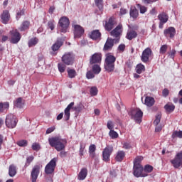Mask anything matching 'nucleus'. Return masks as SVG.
I'll return each mask as SVG.
<instances>
[{
    "label": "nucleus",
    "instance_id": "1",
    "mask_svg": "<svg viewBox=\"0 0 182 182\" xmlns=\"http://www.w3.org/2000/svg\"><path fill=\"white\" fill-rule=\"evenodd\" d=\"M48 143L51 147H54L57 151H62L66 148L68 141L65 139H62L60 136H54L48 139Z\"/></svg>",
    "mask_w": 182,
    "mask_h": 182
},
{
    "label": "nucleus",
    "instance_id": "2",
    "mask_svg": "<svg viewBox=\"0 0 182 182\" xmlns=\"http://www.w3.org/2000/svg\"><path fill=\"white\" fill-rule=\"evenodd\" d=\"M75 102H73L70 103L67 107L64 110V117L65 120L68 122L70 119V109H73L75 113L79 114V113L82 112V111L85 109V105L82 104V102L78 103L76 106H75Z\"/></svg>",
    "mask_w": 182,
    "mask_h": 182
},
{
    "label": "nucleus",
    "instance_id": "3",
    "mask_svg": "<svg viewBox=\"0 0 182 182\" xmlns=\"http://www.w3.org/2000/svg\"><path fill=\"white\" fill-rule=\"evenodd\" d=\"M116 62V57L111 53H107L105 55V60L104 64V68L107 72H114V63Z\"/></svg>",
    "mask_w": 182,
    "mask_h": 182
},
{
    "label": "nucleus",
    "instance_id": "4",
    "mask_svg": "<svg viewBox=\"0 0 182 182\" xmlns=\"http://www.w3.org/2000/svg\"><path fill=\"white\" fill-rule=\"evenodd\" d=\"M69 25H70L69 18L66 16L61 17L58 21V28L60 29V32H62L63 33H66L68 32Z\"/></svg>",
    "mask_w": 182,
    "mask_h": 182
},
{
    "label": "nucleus",
    "instance_id": "5",
    "mask_svg": "<svg viewBox=\"0 0 182 182\" xmlns=\"http://www.w3.org/2000/svg\"><path fill=\"white\" fill-rule=\"evenodd\" d=\"M129 114L136 123H141V119H143V112L141 109L134 108L129 112Z\"/></svg>",
    "mask_w": 182,
    "mask_h": 182
},
{
    "label": "nucleus",
    "instance_id": "6",
    "mask_svg": "<svg viewBox=\"0 0 182 182\" xmlns=\"http://www.w3.org/2000/svg\"><path fill=\"white\" fill-rule=\"evenodd\" d=\"M18 123V119L14 115V114H9L6 117V126L9 129H14L16 127V124Z\"/></svg>",
    "mask_w": 182,
    "mask_h": 182
},
{
    "label": "nucleus",
    "instance_id": "7",
    "mask_svg": "<svg viewBox=\"0 0 182 182\" xmlns=\"http://www.w3.org/2000/svg\"><path fill=\"white\" fill-rule=\"evenodd\" d=\"M61 60L64 65L70 66L75 62V55L73 53H65L61 58Z\"/></svg>",
    "mask_w": 182,
    "mask_h": 182
},
{
    "label": "nucleus",
    "instance_id": "8",
    "mask_svg": "<svg viewBox=\"0 0 182 182\" xmlns=\"http://www.w3.org/2000/svg\"><path fill=\"white\" fill-rule=\"evenodd\" d=\"M114 151L113 146L107 145L102 151V160L107 163L110 161V156Z\"/></svg>",
    "mask_w": 182,
    "mask_h": 182
},
{
    "label": "nucleus",
    "instance_id": "9",
    "mask_svg": "<svg viewBox=\"0 0 182 182\" xmlns=\"http://www.w3.org/2000/svg\"><path fill=\"white\" fill-rule=\"evenodd\" d=\"M72 28L74 29V38L75 39H79L82 38L83 33H85V28L82 27L80 25L73 23Z\"/></svg>",
    "mask_w": 182,
    "mask_h": 182
},
{
    "label": "nucleus",
    "instance_id": "10",
    "mask_svg": "<svg viewBox=\"0 0 182 182\" xmlns=\"http://www.w3.org/2000/svg\"><path fill=\"white\" fill-rule=\"evenodd\" d=\"M58 161V159L53 158L45 167V173L46 174H53L55 171V168L56 167V163Z\"/></svg>",
    "mask_w": 182,
    "mask_h": 182
},
{
    "label": "nucleus",
    "instance_id": "11",
    "mask_svg": "<svg viewBox=\"0 0 182 182\" xmlns=\"http://www.w3.org/2000/svg\"><path fill=\"white\" fill-rule=\"evenodd\" d=\"M114 43H119V39H112V38H108L104 45L103 50L107 52V50H112Z\"/></svg>",
    "mask_w": 182,
    "mask_h": 182
},
{
    "label": "nucleus",
    "instance_id": "12",
    "mask_svg": "<svg viewBox=\"0 0 182 182\" xmlns=\"http://www.w3.org/2000/svg\"><path fill=\"white\" fill-rule=\"evenodd\" d=\"M21 41V33L18 30H12L10 31V42L11 43H18Z\"/></svg>",
    "mask_w": 182,
    "mask_h": 182
},
{
    "label": "nucleus",
    "instance_id": "13",
    "mask_svg": "<svg viewBox=\"0 0 182 182\" xmlns=\"http://www.w3.org/2000/svg\"><path fill=\"white\" fill-rule=\"evenodd\" d=\"M122 32L123 26L122 24H119L114 29H113L110 32V35L111 36H113V38H117L116 39L120 41V36H122Z\"/></svg>",
    "mask_w": 182,
    "mask_h": 182
},
{
    "label": "nucleus",
    "instance_id": "14",
    "mask_svg": "<svg viewBox=\"0 0 182 182\" xmlns=\"http://www.w3.org/2000/svg\"><path fill=\"white\" fill-rule=\"evenodd\" d=\"M171 163L175 168H178L182 165V151L178 153Z\"/></svg>",
    "mask_w": 182,
    "mask_h": 182
},
{
    "label": "nucleus",
    "instance_id": "15",
    "mask_svg": "<svg viewBox=\"0 0 182 182\" xmlns=\"http://www.w3.org/2000/svg\"><path fill=\"white\" fill-rule=\"evenodd\" d=\"M133 170V173L135 177H147V176H149V174L144 172L143 166H134Z\"/></svg>",
    "mask_w": 182,
    "mask_h": 182
},
{
    "label": "nucleus",
    "instance_id": "16",
    "mask_svg": "<svg viewBox=\"0 0 182 182\" xmlns=\"http://www.w3.org/2000/svg\"><path fill=\"white\" fill-rule=\"evenodd\" d=\"M117 23L116 22V18L112 16L109 18L108 21H106L105 28V31H107L108 32H110L112 29L114 28V25H116Z\"/></svg>",
    "mask_w": 182,
    "mask_h": 182
},
{
    "label": "nucleus",
    "instance_id": "17",
    "mask_svg": "<svg viewBox=\"0 0 182 182\" xmlns=\"http://www.w3.org/2000/svg\"><path fill=\"white\" fill-rule=\"evenodd\" d=\"M102 62V53H95L90 58V64L95 65Z\"/></svg>",
    "mask_w": 182,
    "mask_h": 182
},
{
    "label": "nucleus",
    "instance_id": "18",
    "mask_svg": "<svg viewBox=\"0 0 182 182\" xmlns=\"http://www.w3.org/2000/svg\"><path fill=\"white\" fill-rule=\"evenodd\" d=\"M41 170V166L35 165L31 171V180L32 182H36L38 180V176H39V172Z\"/></svg>",
    "mask_w": 182,
    "mask_h": 182
},
{
    "label": "nucleus",
    "instance_id": "19",
    "mask_svg": "<svg viewBox=\"0 0 182 182\" xmlns=\"http://www.w3.org/2000/svg\"><path fill=\"white\" fill-rule=\"evenodd\" d=\"M151 53H152V51L150 48H146L143 51L142 55L141 56V59L142 62H144V63H147L149 59H150V56H151Z\"/></svg>",
    "mask_w": 182,
    "mask_h": 182
},
{
    "label": "nucleus",
    "instance_id": "20",
    "mask_svg": "<svg viewBox=\"0 0 182 182\" xmlns=\"http://www.w3.org/2000/svg\"><path fill=\"white\" fill-rule=\"evenodd\" d=\"M89 38L92 41H100L102 39V33L99 30H94L89 34Z\"/></svg>",
    "mask_w": 182,
    "mask_h": 182
},
{
    "label": "nucleus",
    "instance_id": "21",
    "mask_svg": "<svg viewBox=\"0 0 182 182\" xmlns=\"http://www.w3.org/2000/svg\"><path fill=\"white\" fill-rule=\"evenodd\" d=\"M1 19L2 23L6 24L9 22V19H11V15L9 14V11L8 10L3 11V13L1 15Z\"/></svg>",
    "mask_w": 182,
    "mask_h": 182
},
{
    "label": "nucleus",
    "instance_id": "22",
    "mask_svg": "<svg viewBox=\"0 0 182 182\" xmlns=\"http://www.w3.org/2000/svg\"><path fill=\"white\" fill-rule=\"evenodd\" d=\"M164 33L166 38H174L176 36V28L174 27H169L164 30Z\"/></svg>",
    "mask_w": 182,
    "mask_h": 182
},
{
    "label": "nucleus",
    "instance_id": "23",
    "mask_svg": "<svg viewBox=\"0 0 182 182\" xmlns=\"http://www.w3.org/2000/svg\"><path fill=\"white\" fill-rule=\"evenodd\" d=\"M63 46V40L62 38H58L55 43L51 46L53 52L59 50V48Z\"/></svg>",
    "mask_w": 182,
    "mask_h": 182
},
{
    "label": "nucleus",
    "instance_id": "24",
    "mask_svg": "<svg viewBox=\"0 0 182 182\" xmlns=\"http://www.w3.org/2000/svg\"><path fill=\"white\" fill-rule=\"evenodd\" d=\"M126 157V152L124 151H118L115 154V161L118 162H122Z\"/></svg>",
    "mask_w": 182,
    "mask_h": 182
},
{
    "label": "nucleus",
    "instance_id": "25",
    "mask_svg": "<svg viewBox=\"0 0 182 182\" xmlns=\"http://www.w3.org/2000/svg\"><path fill=\"white\" fill-rule=\"evenodd\" d=\"M127 39L129 41H132V39H135V38H137V32L134 30H128L126 36Z\"/></svg>",
    "mask_w": 182,
    "mask_h": 182
},
{
    "label": "nucleus",
    "instance_id": "26",
    "mask_svg": "<svg viewBox=\"0 0 182 182\" xmlns=\"http://www.w3.org/2000/svg\"><path fill=\"white\" fill-rule=\"evenodd\" d=\"M87 176V168H83L80 171L77 176V179L80 181L85 180V178H86Z\"/></svg>",
    "mask_w": 182,
    "mask_h": 182
},
{
    "label": "nucleus",
    "instance_id": "27",
    "mask_svg": "<svg viewBox=\"0 0 182 182\" xmlns=\"http://www.w3.org/2000/svg\"><path fill=\"white\" fill-rule=\"evenodd\" d=\"M156 101L154 100V98L153 97H146L144 105L146 106H148V107H151L154 105V102Z\"/></svg>",
    "mask_w": 182,
    "mask_h": 182
},
{
    "label": "nucleus",
    "instance_id": "28",
    "mask_svg": "<svg viewBox=\"0 0 182 182\" xmlns=\"http://www.w3.org/2000/svg\"><path fill=\"white\" fill-rule=\"evenodd\" d=\"M8 109H9V102H0V113L8 112Z\"/></svg>",
    "mask_w": 182,
    "mask_h": 182
},
{
    "label": "nucleus",
    "instance_id": "29",
    "mask_svg": "<svg viewBox=\"0 0 182 182\" xmlns=\"http://www.w3.org/2000/svg\"><path fill=\"white\" fill-rule=\"evenodd\" d=\"M89 153L91 159H95V157H96V145L91 144L89 146Z\"/></svg>",
    "mask_w": 182,
    "mask_h": 182
},
{
    "label": "nucleus",
    "instance_id": "30",
    "mask_svg": "<svg viewBox=\"0 0 182 182\" xmlns=\"http://www.w3.org/2000/svg\"><path fill=\"white\" fill-rule=\"evenodd\" d=\"M9 175L10 177H15L16 176V166L11 164L9 167Z\"/></svg>",
    "mask_w": 182,
    "mask_h": 182
},
{
    "label": "nucleus",
    "instance_id": "31",
    "mask_svg": "<svg viewBox=\"0 0 182 182\" xmlns=\"http://www.w3.org/2000/svg\"><path fill=\"white\" fill-rule=\"evenodd\" d=\"M129 15L132 18H134V19H136L137 16H139V10L136 9L135 7L131 8V10L129 11Z\"/></svg>",
    "mask_w": 182,
    "mask_h": 182
},
{
    "label": "nucleus",
    "instance_id": "32",
    "mask_svg": "<svg viewBox=\"0 0 182 182\" xmlns=\"http://www.w3.org/2000/svg\"><path fill=\"white\" fill-rule=\"evenodd\" d=\"M23 105H25V102H23V100H22V97L18 98L14 103V106L18 107V109H22Z\"/></svg>",
    "mask_w": 182,
    "mask_h": 182
},
{
    "label": "nucleus",
    "instance_id": "33",
    "mask_svg": "<svg viewBox=\"0 0 182 182\" xmlns=\"http://www.w3.org/2000/svg\"><path fill=\"white\" fill-rule=\"evenodd\" d=\"M143 156H138L134 160V166H141V161H143Z\"/></svg>",
    "mask_w": 182,
    "mask_h": 182
},
{
    "label": "nucleus",
    "instance_id": "34",
    "mask_svg": "<svg viewBox=\"0 0 182 182\" xmlns=\"http://www.w3.org/2000/svg\"><path fill=\"white\" fill-rule=\"evenodd\" d=\"M158 18L159 19L160 22L166 23L168 21V16L166 14V13H162L158 16Z\"/></svg>",
    "mask_w": 182,
    "mask_h": 182
},
{
    "label": "nucleus",
    "instance_id": "35",
    "mask_svg": "<svg viewBox=\"0 0 182 182\" xmlns=\"http://www.w3.org/2000/svg\"><path fill=\"white\" fill-rule=\"evenodd\" d=\"M164 109L168 113H171V112H174V109H176V106H174V105L171 103H168L164 106Z\"/></svg>",
    "mask_w": 182,
    "mask_h": 182
},
{
    "label": "nucleus",
    "instance_id": "36",
    "mask_svg": "<svg viewBox=\"0 0 182 182\" xmlns=\"http://www.w3.org/2000/svg\"><path fill=\"white\" fill-rule=\"evenodd\" d=\"M92 70L95 75H99L102 72V68L98 64H94L92 67Z\"/></svg>",
    "mask_w": 182,
    "mask_h": 182
},
{
    "label": "nucleus",
    "instance_id": "37",
    "mask_svg": "<svg viewBox=\"0 0 182 182\" xmlns=\"http://www.w3.org/2000/svg\"><path fill=\"white\" fill-rule=\"evenodd\" d=\"M30 23L28 21H23L21 26L19 28L21 32H23V31H26V29H29Z\"/></svg>",
    "mask_w": 182,
    "mask_h": 182
},
{
    "label": "nucleus",
    "instance_id": "38",
    "mask_svg": "<svg viewBox=\"0 0 182 182\" xmlns=\"http://www.w3.org/2000/svg\"><path fill=\"white\" fill-rule=\"evenodd\" d=\"M38 42H39V39L38 38H33L30 39L28 42V48H32L33 46H35Z\"/></svg>",
    "mask_w": 182,
    "mask_h": 182
},
{
    "label": "nucleus",
    "instance_id": "39",
    "mask_svg": "<svg viewBox=\"0 0 182 182\" xmlns=\"http://www.w3.org/2000/svg\"><path fill=\"white\" fill-rule=\"evenodd\" d=\"M67 72L68 77H70V79H73V77H76L77 73L75 69L68 68Z\"/></svg>",
    "mask_w": 182,
    "mask_h": 182
},
{
    "label": "nucleus",
    "instance_id": "40",
    "mask_svg": "<svg viewBox=\"0 0 182 182\" xmlns=\"http://www.w3.org/2000/svg\"><path fill=\"white\" fill-rule=\"evenodd\" d=\"M146 70V68L144 65L142 64H138L136 68V72L138 73V75H141V73H143Z\"/></svg>",
    "mask_w": 182,
    "mask_h": 182
},
{
    "label": "nucleus",
    "instance_id": "41",
    "mask_svg": "<svg viewBox=\"0 0 182 182\" xmlns=\"http://www.w3.org/2000/svg\"><path fill=\"white\" fill-rule=\"evenodd\" d=\"M58 70L60 73H63L66 70V64L60 63L58 64Z\"/></svg>",
    "mask_w": 182,
    "mask_h": 182
},
{
    "label": "nucleus",
    "instance_id": "42",
    "mask_svg": "<svg viewBox=\"0 0 182 182\" xmlns=\"http://www.w3.org/2000/svg\"><path fill=\"white\" fill-rule=\"evenodd\" d=\"M95 4L99 8L100 11L103 9V0H95Z\"/></svg>",
    "mask_w": 182,
    "mask_h": 182
},
{
    "label": "nucleus",
    "instance_id": "43",
    "mask_svg": "<svg viewBox=\"0 0 182 182\" xmlns=\"http://www.w3.org/2000/svg\"><path fill=\"white\" fill-rule=\"evenodd\" d=\"M173 139H176V137H178L179 139H182V131H175L172 134Z\"/></svg>",
    "mask_w": 182,
    "mask_h": 182
},
{
    "label": "nucleus",
    "instance_id": "44",
    "mask_svg": "<svg viewBox=\"0 0 182 182\" xmlns=\"http://www.w3.org/2000/svg\"><path fill=\"white\" fill-rule=\"evenodd\" d=\"M109 136L111 137V139H117L119 137V134L116 132L114 130L112 129L109 131Z\"/></svg>",
    "mask_w": 182,
    "mask_h": 182
},
{
    "label": "nucleus",
    "instance_id": "45",
    "mask_svg": "<svg viewBox=\"0 0 182 182\" xmlns=\"http://www.w3.org/2000/svg\"><path fill=\"white\" fill-rule=\"evenodd\" d=\"M144 173L147 174V173H151L153 171V167L151 165H146L144 168Z\"/></svg>",
    "mask_w": 182,
    "mask_h": 182
},
{
    "label": "nucleus",
    "instance_id": "46",
    "mask_svg": "<svg viewBox=\"0 0 182 182\" xmlns=\"http://www.w3.org/2000/svg\"><path fill=\"white\" fill-rule=\"evenodd\" d=\"M168 48V46L167 45H163L161 48H160V50H159V53L161 55H164V53H166V52H167V49Z\"/></svg>",
    "mask_w": 182,
    "mask_h": 182
},
{
    "label": "nucleus",
    "instance_id": "47",
    "mask_svg": "<svg viewBox=\"0 0 182 182\" xmlns=\"http://www.w3.org/2000/svg\"><path fill=\"white\" fill-rule=\"evenodd\" d=\"M17 144L20 147H26V146H28V141H26V140H20V141H17Z\"/></svg>",
    "mask_w": 182,
    "mask_h": 182
},
{
    "label": "nucleus",
    "instance_id": "48",
    "mask_svg": "<svg viewBox=\"0 0 182 182\" xmlns=\"http://www.w3.org/2000/svg\"><path fill=\"white\" fill-rule=\"evenodd\" d=\"M136 6L139 8L140 14H146V12H147V7L141 6V4H137Z\"/></svg>",
    "mask_w": 182,
    "mask_h": 182
},
{
    "label": "nucleus",
    "instance_id": "49",
    "mask_svg": "<svg viewBox=\"0 0 182 182\" xmlns=\"http://www.w3.org/2000/svg\"><path fill=\"white\" fill-rule=\"evenodd\" d=\"M97 87H92L90 90V93L91 96H96L97 95Z\"/></svg>",
    "mask_w": 182,
    "mask_h": 182
},
{
    "label": "nucleus",
    "instance_id": "50",
    "mask_svg": "<svg viewBox=\"0 0 182 182\" xmlns=\"http://www.w3.org/2000/svg\"><path fill=\"white\" fill-rule=\"evenodd\" d=\"M34 159H35V157H33V156H30L27 157L26 161L25 164V167H28L29 166V164H31V162L33 161Z\"/></svg>",
    "mask_w": 182,
    "mask_h": 182
},
{
    "label": "nucleus",
    "instance_id": "51",
    "mask_svg": "<svg viewBox=\"0 0 182 182\" xmlns=\"http://www.w3.org/2000/svg\"><path fill=\"white\" fill-rule=\"evenodd\" d=\"M48 28H49L51 31L55 29V20H50L48 22Z\"/></svg>",
    "mask_w": 182,
    "mask_h": 182
},
{
    "label": "nucleus",
    "instance_id": "52",
    "mask_svg": "<svg viewBox=\"0 0 182 182\" xmlns=\"http://www.w3.org/2000/svg\"><path fill=\"white\" fill-rule=\"evenodd\" d=\"M32 149L35 151H38V150H41V145L38 143H33L32 144Z\"/></svg>",
    "mask_w": 182,
    "mask_h": 182
},
{
    "label": "nucleus",
    "instance_id": "53",
    "mask_svg": "<svg viewBox=\"0 0 182 182\" xmlns=\"http://www.w3.org/2000/svg\"><path fill=\"white\" fill-rule=\"evenodd\" d=\"M161 120V114H159L156 116V119L154 122V124L156 126L159 125V123H160V121Z\"/></svg>",
    "mask_w": 182,
    "mask_h": 182
},
{
    "label": "nucleus",
    "instance_id": "54",
    "mask_svg": "<svg viewBox=\"0 0 182 182\" xmlns=\"http://www.w3.org/2000/svg\"><path fill=\"white\" fill-rule=\"evenodd\" d=\"M107 127L109 130H113L114 129V125L113 124V122L111 120L108 121L107 123Z\"/></svg>",
    "mask_w": 182,
    "mask_h": 182
},
{
    "label": "nucleus",
    "instance_id": "55",
    "mask_svg": "<svg viewBox=\"0 0 182 182\" xmlns=\"http://www.w3.org/2000/svg\"><path fill=\"white\" fill-rule=\"evenodd\" d=\"M86 77L87 79H93V77H95V73L90 70L88 71L86 74Z\"/></svg>",
    "mask_w": 182,
    "mask_h": 182
},
{
    "label": "nucleus",
    "instance_id": "56",
    "mask_svg": "<svg viewBox=\"0 0 182 182\" xmlns=\"http://www.w3.org/2000/svg\"><path fill=\"white\" fill-rule=\"evenodd\" d=\"M117 173H119V170L112 169V170L110 171V176L112 177H117Z\"/></svg>",
    "mask_w": 182,
    "mask_h": 182
},
{
    "label": "nucleus",
    "instance_id": "57",
    "mask_svg": "<svg viewBox=\"0 0 182 182\" xmlns=\"http://www.w3.org/2000/svg\"><path fill=\"white\" fill-rule=\"evenodd\" d=\"M123 149H125V150H129V149H132V145L129 142H125L123 144Z\"/></svg>",
    "mask_w": 182,
    "mask_h": 182
},
{
    "label": "nucleus",
    "instance_id": "58",
    "mask_svg": "<svg viewBox=\"0 0 182 182\" xmlns=\"http://www.w3.org/2000/svg\"><path fill=\"white\" fill-rule=\"evenodd\" d=\"M169 93H170V91H168V89L167 88L164 89V90L162 91V95L164 97H167Z\"/></svg>",
    "mask_w": 182,
    "mask_h": 182
},
{
    "label": "nucleus",
    "instance_id": "59",
    "mask_svg": "<svg viewBox=\"0 0 182 182\" xmlns=\"http://www.w3.org/2000/svg\"><path fill=\"white\" fill-rule=\"evenodd\" d=\"M176 55V50H172L169 53L168 56L171 58V59H174V56Z\"/></svg>",
    "mask_w": 182,
    "mask_h": 182
},
{
    "label": "nucleus",
    "instance_id": "60",
    "mask_svg": "<svg viewBox=\"0 0 182 182\" xmlns=\"http://www.w3.org/2000/svg\"><path fill=\"white\" fill-rule=\"evenodd\" d=\"M145 4L149 5V4H153V2H157V0H142Z\"/></svg>",
    "mask_w": 182,
    "mask_h": 182
},
{
    "label": "nucleus",
    "instance_id": "61",
    "mask_svg": "<svg viewBox=\"0 0 182 182\" xmlns=\"http://www.w3.org/2000/svg\"><path fill=\"white\" fill-rule=\"evenodd\" d=\"M118 49L120 50V52H124V49H126V45L120 44L118 47Z\"/></svg>",
    "mask_w": 182,
    "mask_h": 182
},
{
    "label": "nucleus",
    "instance_id": "62",
    "mask_svg": "<svg viewBox=\"0 0 182 182\" xmlns=\"http://www.w3.org/2000/svg\"><path fill=\"white\" fill-rule=\"evenodd\" d=\"M54 131H55V127H51L46 130V134H50V133H52V132H54Z\"/></svg>",
    "mask_w": 182,
    "mask_h": 182
},
{
    "label": "nucleus",
    "instance_id": "63",
    "mask_svg": "<svg viewBox=\"0 0 182 182\" xmlns=\"http://www.w3.org/2000/svg\"><path fill=\"white\" fill-rule=\"evenodd\" d=\"M127 14V10L124 8H121L120 9V15H126Z\"/></svg>",
    "mask_w": 182,
    "mask_h": 182
},
{
    "label": "nucleus",
    "instance_id": "64",
    "mask_svg": "<svg viewBox=\"0 0 182 182\" xmlns=\"http://www.w3.org/2000/svg\"><path fill=\"white\" fill-rule=\"evenodd\" d=\"M9 38L7 36H1V42H6Z\"/></svg>",
    "mask_w": 182,
    "mask_h": 182
}]
</instances>
